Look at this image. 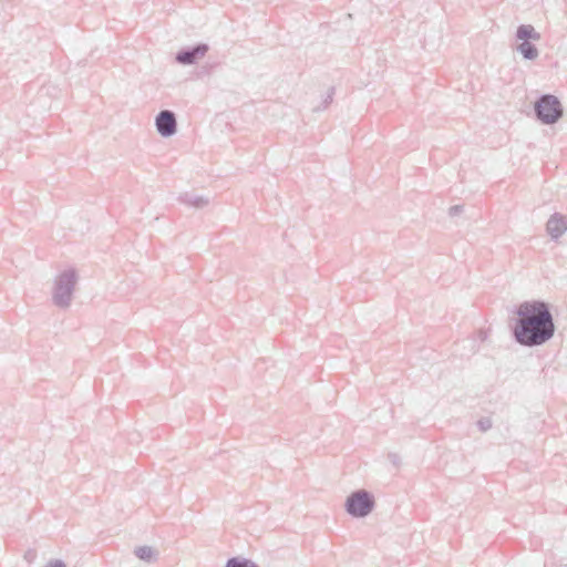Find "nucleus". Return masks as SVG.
Returning a JSON list of instances; mask_svg holds the SVG:
<instances>
[{"label": "nucleus", "instance_id": "nucleus-8", "mask_svg": "<svg viewBox=\"0 0 567 567\" xmlns=\"http://www.w3.org/2000/svg\"><path fill=\"white\" fill-rule=\"evenodd\" d=\"M516 39L519 41H539L540 33L532 24H520L516 30Z\"/></svg>", "mask_w": 567, "mask_h": 567}, {"label": "nucleus", "instance_id": "nucleus-16", "mask_svg": "<svg viewBox=\"0 0 567 567\" xmlns=\"http://www.w3.org/2000/svg\"><path fill=\"white\" fill-rule=\"evenodd\" d=\"M44 567H66L65 564L60 560V559H55V560H52L50 561L47 566Z\"/></svg>", "mask_w": 567, "mask_h": 567}, {"label": "nucleus", "instance_id": "nucleus-9", "mask_svg": "<svg viewBox=\"0 0 567 567\" xmlns=\"http://www.w3.org/2000/svg\"><path fill=\"white\" fill-rule=\"evenodd\" d=\"M179 202L194 208H204L209 204V198L205 196L184 193L179 196Z\"/></svg>", "mask_w": 567, "mask_h": 567}, {"label": "nucleus", "instance_id": "nucleus-14", "mask_svg": "<svg viewBox=\"0 0 567 567\" xmlns=\"http://www.w3.org/2000/svg\"><path fill=\"white\" fill-rule=\"evenodd\" d=\"M463 210H464L463 205H454V206L450 207L449 215L451 217H455V216H458L461 213H463Z\"/></svg>", "mask_w": 567, "mask_h": 567}, {"label": "nucleus", "instance_id": "nucleus-17", "mask_svg": "<svg viewBox=\"0 0 567 567\" xmlns=\"http://www.w3.org/2000/svg\"><path fill=\"white\" fill-rule=\"evenodd\" d=\"M389 458L395 466L399 465V456L396 454H389Z\"/></svg>", "mask_w": 567, "mask_h": 567}, {"label": "nucleus", "instance_id": "nucleus-7", "mask_svg": "<svg viewBox=\"0 0 567 567\" xmlns=\"http://www.w3.org/2000/svg\"><path fill=\"white\" fill-rule=\"evenodd\" d=\"M546 230L551 239L557 240L567 230V218L558 213L550 216Z\"/></svg>", "mask_w": 567, "mask_h": 567}, {"label": "nucleus", "instance_id": "nucleus-18", "mask_svg": "<svg viewBox=\"0 0 567 567\" xmlns=\"http://www.w3.org/2000/svg\"><path fill=\"white\" fill-rule=\"evenodd\" d=\"M478 338H480L481 341H485L486 338H487V333L485 331H483V330H480L478 331Z\"/></svg>", "mask_w": 567, "mask_h": 567}, {"label": "nucleus", "instance_id": "nucleus-6", "mask_svg": "<svg viewBox=\"0 0 567 567\" xmlns=\"http://www.w3.org/2000/svg\"><path fill=\"white\" fill-rule=\"evenodd\" d=\"M155 125L162 137H171L177 132V120L173 111L163 110L155 118Z\"/></svg>", "mask_w": 567, "mask_h": 567}, {"label": "nucleus", "instance_id": "nucleus-12", "mask_svg": "<svg viewBox=\"0 0 567 567\" xmlns=\"http://www.w3.org/2000/svg\"><path fill=\"white\" fill-rule=\"evenodd\" d=\"M226 567H258V566L249 559L233 557L227 560Z\"/></svg>", "mask_w": 567, "mask_h": 567}, {"label": "nucleus", "instance_id": "nucleus-3", "mask_svg": "<svg viewBox=\"0 0 567 567\" xmlns=\"http://www.w3.org/2000/svg\"><path fill=\"white\" fill-rule=\"evenodd\" d=\"M536 118L543 124L557 123L564 113L559 99L553 94H542L534 103Z\"/></svg>", "mask_w": 567, "mask_h": 567}, {"label": "nucleus", "instance_id": "nucleus-11", "mask_svg": "<svg viewBox=\"0 0 567 567\" xmlns=\"http://www.w3.org/2000/svg\"><path fill=\"white\" fill-rule=\"evenodd\" d=\"M517 51L526 60H535L539 54L538 49L529 41H522V43L517 45Z\"/></svg>", "mask_w": 567, "mask_h": 567}, {"label": "nucleus", "instance_id": "nucleus-13", "mask_svg": "<svg viewBox=\"0 0 567 567\" xmlns=\"http://www.w3.org/2000/svg\"><path fill=\"white\" fill-rule=\"evenodd\" d=\"M477 426L482 432H486L492 427V421L488 417H482L477 421Z\"/></svg>", "mask_w": 567, "mask_h": 567}, {"label": "nucleus", "instance_id": "nucleus-5", "mask_svg": "<svg viewBox=\"0 0 567 567\" xmlns=\"http://www.w3.org/2000/svg\"><path fill=\"white\" fill-rule=\"evenodd\" d=\"M209 51V45L204 42H199L193 47L182 48L175 54L176 63L181 65H193L202 60Z\"/></svg>", "mask_w": 567, "mask_h": 567}, {"label": "nucleus", "instance_id": "nucleus-10", "mask_svg": "<svg viewBox=\"0 0 567 567\" xmlns=\"http://www.w3.org/2000/svg\"><path fill=\"white\" fill-rule=\"evenodd\" d=\"M135 556L145 563L155 561L157 558V551L151 546H140L134 549Z\"/></svg>", "mask_w": 567, "mask_h": 567}, {"label": "nucleus", "instance_id": "nucleus-15", "mask_svg": "<svg viewBox=\"0 0 567 567\" xmlns=\"http://www.w3.org/2000/svg\"><path fill=\"white\" fill-rule=\"evenodd\" d=\"M333 94H334V87H330V89L328 90V93H327L326 99L323 100V106H322V109H326V107H327V106L332 102Z\"/></svg>", "mask_w": 567, "mask_h": 567}, {"label": "nucleus", "instance_id": "nucleus-2", "mask_svg": "<svg viewBox=\"0 0 567 567\" xmlns=\"http://www.w3.org/2000/svg\"><path fill=\"white\" fill-rule=\"evenodd\" d=\"M79 276L74 268L60 272L53 282L52 302L60 309L70 308Z\"/></svg>", "mask_w": 567, "mask_h": 567}, {"label": "nucleus", "instance_id": "nucleus-4", "mask_svg": "<svg viewBox=\"0 0 567 567\" xmlns=\"http://www.w3.org/2000/svg\"><path fill=\"white\" fill-rule=\"evenodd\" d=\"M373 495L367 489L352 492L346 499L344 508L354 518L367 517L374 508Z\"/></svg>", "mask_w": 567, "mask_h": 567}, {"label": "nucleus", "instance_id": "nucleus-1", "mask_svg": "<svg viewBox=\"0 0 567 567\" xmlns=\"http://www.w3.org/2000/svg\"><path fill=\"white\" fill-rule=\"evenodd\" d=\"M515 313L518 318L513 328V337L520 346L538 347L553 338L554 318L545 301H524Z\"/></svg>", "mask_w": 567, "mask_h": 567}]
</instances>
